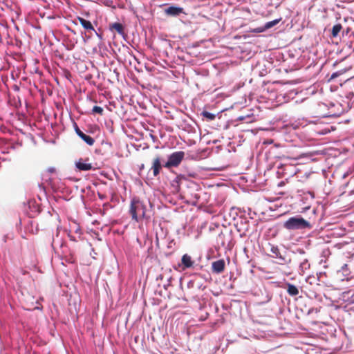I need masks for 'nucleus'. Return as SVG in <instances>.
<instances>
[{"label": "nucleus", "instance_id": "1", "mask_svg": "<svg viewBox=\"0 0 354 354\" xmlns=\"http://www.w3.org/2000/svg\"><path fill=\"white\" fill-rule=\"evenodd\" d=\"M250 10L245 8V46L246 43L250 44V41H245L247 39L250 37H257L259 33L263 32L262 31V17L257 16V17L251 19L249 17L250 15ZM251 45V44H249Z\"/></svg>", "mask_w": 354, "mask_h": 354}, {"label": "nucleus", "instance_id": "2", "mask_svg": "<svg viewBox=\"0 0 354 354\" xmlns=\"http://www.w3.org/2000/svg\"><path fill=\"white\" fill-rule=\"evenodd\" d=\"M285 229L289 231L311 230L313 225L301 215H296L288 218L283 224Z\"/></svg>", "mask_w": 354, "mask_h": 354}, {"label": "nucleus", "instance_id": "3", "mask_svg": "<svg viewBox=\"0 0 354 354\" xmlns=\"http://www.w3.org/2000/svg\"><path fill=\"white\" fill-rule=\"evenodd\" d=\"M257 53V46L254 45H248V46H245V62L246 63V66H250L252 72V75L254 77H259V75L261 73V69L262 68V64L259 62H257L255 64H254V61L252 59L254 55Z\"/></svg>", "mask_w": 354, "mask_h": 354}, {"label": "nucleus", "instance_id": "4", "mask_svg": "<svg viewBox=\"0 0 354 354\" xmlns=\"http://www.w3.org/2000/svg\"><path fill=\"white\" fill-rule=\"evenodd\" d=\"M147 205L143 201L136 198L132 199L129 212L133 220L138 222L142 218H145L147 216Z\"/></svg>", "mask_w": 354, "mask_h": 354}, {"label": "nucleus", "instance_id": "5", "mask_svg": "<svg viewBox=\"0 0 354 354\" xmlns=\"http://www.w3.org/2000/svg\"><path fill=\"white\" fill-rule=\"evenodd\" d=\"M245 105V108H246ZM263 118V111L259 106L245 109V124L252 123Z\"/></svg>", "mask_w": 354, "mask_h": 354}, {"label": "nucleus", "instance_id": "6", "mask_svg": "<svg viewBox=\"0 0 354 354\" xmlns=\"http://www.w3.org/2000/svg\"><path fill=\"white\" fill-rule=\"evenodd\" d=\"M185 152L182 151H176L172 153L169 157L168 160L163 165L166 168H170L172 167H178L182 160L184 159Z\"/></svg>", "mask_w": 354, "mask_h": 354}, {"label": "nucleus", "instance_id": "7", "mask_svg": "<svg viewBox=\"0 0 354 354\" xmlns=\"http://www.w3.org/2000/svg\"><path fill=\"white\" fill-rule=\"evenodd\" d=\"M232 236L227 231L221 232L216 237V241L218 248H227L230 246Z\"/></svg>", "mask_w": 354, "mask_h": 354}, {"label": "nucleus", "instance_id": "8", "mask_svg": "<svg viewBox=\"0 0 354 354\" xmlns=\"http://www.w3.org/2000/svg\"><path fill=\"white\" fill-rule=\"evenodd\" d=\"M255 297V300L254 302L257 305H263L268 303L271 299V296L269 295L267 291H265V293H263L261 290L259 288H255L253 291L251 292Z\"/></svg>", "mask_w": 354, "mask_h": 354}, {"label": "nucleus", "instance_id": "9", "mask_svg": "<svg viewBox=\"0 0 354 354\" xmlns=\"http://www.w3.org/2000/svg\"><path fill=\"white\" fill-rule=\"evenodd\" d=\"M270 251L273 254L272 257H275L279 259V264L283 265L290 262V259H288L286 257L281 254L279 249L277 246H272Z\"/></svg>", "mask_w": 354, "mask_h": 354}, {"label": "nucleus", "instance_id": "10", "mask_svg": "<svg viewBox=\"0 0 354 354\" xmlns=\"http://www.w3.org/2000/svg\"><path fill=\"white\" fill-rule=\"evenodd\" d=\"M162 166L163 165L161 164V158L160 156H158L153 159L151 169L153 171V175L154 177H156L160 174Z\"/></svg>", "mask_w": 354, "mask_h": 354}, {"label": "nucleus", "instance_id": "11", "mask_svg": "<svg viewBox=\"0 0 354 354\" xmlns=\"http://www.w3.org/2000/svg\"><path fill=\"white\" fill-rule=\"evenodd\" d=\"M75 132L77 134V136L83 140L88 145L93 146L95 143V140L90 136L85 134L83 133L77 127V125L75 124Z\"/></svg>", "mask_w": 354, "mask_h": 354}, {"label": "nucleus", "instance_id": "12", "mask_svg": "<svg viewBox=\"0 0 354 354\" xmlns=\"http://www.w3.org/2000/svg\"><path fill=\"white\" fill-rule=\"evenodd\" d=\"M225 267V261L219 259L212 262V272L216 274L221 273L224 271Z\"/></svg>", "mask_w": 354, "mask_h": 354}, {"label": "nucleus", "instance_id": "13", "mask_svg": "<svg viewBox=\"0 0 354 354\" xmlns=\"http://www.w3.org/2000/svg\"><path fill=\"white\" fill-rule=\"evenodd\" d=\"M87 160H88V158L85 160H84L82 158L79 159L75 162V167L80 171L91 170L93 169V166L91 163L86 162Z\"/></svg>", "mask_w": 354, "mask_h": 354}, {"label": "nucleus", "instance_id": "14", "mask_svg": "<svg viewBox=\"0 0 354 354\" xmlns=\"http://www.w3.org/2000/svg\"><path fill=\"white\" fill-rule=\"evenodd\" d=\"M352 68V66L351 65H349V66H346L344 67H343L342 68H340L339 70L333 73L330 77V78L328 79V82H331L333 80H334L335 79L343 75L344 74H345L348 71H349L350 69H351Z\"/></svg>", "mask_w": 354, "mask_h": 354}, {"label": "nucleus", "instance_id": "15", "mask_svg": "<svg viewBox=\"0 0 354 354\" xmlns=\"http://www.w3.org/2000/svg\"><path fill=\"white\" fill-rule=\"evenodd\" d=\"M342 299L343 301L346 302L347 305L354 304V291L350 290L342 292Z\"/></svg>", "mask_w": 354, "mask_h": 354}, {"label": "nucleus", "instance_id": "16", "mask_svg": "<svg viewBox=\"0 0 354 354\" xmlns=\"http://www.w3.org/2000/svg\"><path fill=\"white\" fill-rule=\"evenodd\" d=\"M77 20L85 30H86L88 32L93 31L96 33V31L91 21L80 17H77Z\"/></svg>", "mask_w": 354, "mask_h": 354}, {"label": "nucleus", "instance_id": "17", "mask_svg": "<svg viewBox=\"0 0 354 354\" xmlns=\"http://www.w3.org/2000/svg\"><path fill=\"white\" fill-rule=\"evenodd\" d=\"M281 20V18L275 19L274 20L263 22L262 21V31L263 32L266 31L267 30H269L276 26L277 24L279 23V21Z\"/></svg>", "mask_w": 354, "mask_h": 354}, {"label": "nucleus", "instance_id": "18", "mask_svg": "<svg viewBox=\"0 0 354 354\" xmlns=\"http://www.w3.org/2000/svg\"><path fill=\"white\" fill-rule=\"evenodd\" d=\"M165 12L167 15L178 16L183 12V8L175 6H170L165 10Z\"/></svg>", "mask_w": 354, "mask_h": 354}, {"label": "nucleus", "instance_id": "19", "mask_svg": "<svg viewBox=\"0 0 354 354\" xmlns=\"http://www.w3.org/2000/svg\"><path fill=\"white\" fill-rule=\"evenodd\" d=\"M183 180H185V177L183 175H178L171 181V186H172V187H174V189L176 192H179L180 183Z\"/></svg>", "mask_w": 354, "mask_h": 354}, {"label": "nucleus", "instance_id": "20", "mask_svg": "<svg viewBox=\"0 0 354 354\" xmlns=\"http://www.w3.org/2000/svg\"><path fill=\"white\" fill-rule=\"evenodd\" d=\"M181 261L184 266L183 270L192 267L194 264L192 257L187 254H185L182 257Z\"/></svg>", "mask_w": 354, "mask_h": 354}, {"label": "nucleus", "instance_id": "21", "mask_svg": "<svg viewBox=\"0 0 354 354\" xmlns=\"http://www.w3.org/2000/svg\"><path fill=\"white\" fill-rule=\"evenodd\" d=\"M286 286V290L289 295L295 297L299 294V289L297 286L290 283H287Z\"/></svg>", "mask_w": 354, "mask_h": 354}, {"label": "nucleus", "instance_id": "22", "mask_svg": "<svg viewBox=\"0 0 354 354\" xmlns=\"http://www.w3.org/2000/svg\"><path fill=\"white\" fill-rule=\"evenodd\" d=\"M342 30V26L340 24H335L331 29V37L336 38Z\"/></svg>", "mask_w": 354, "mask_h": 354}, {"label": "nucleus", "instance_id": "23", "mask_svg": "<svg viewBox=\"0 0 354 354\" xmlns=\"http://www.w3.org/2000/svg\"><path fill=\"white\" fill-rule=\"evenodd\" d=\"M111 30H115L118 34H124V26L120 23H113L110 26Z\"/></svg>", "mask_w": 354, "mask_h": 354}, {"label": "nucleus", "instance_id": "24", "mask_svg": "<svg viewBox=\"0 0 354 354\" xmlns=\"http://www.w3.org/2000/svg\"><path fill=\"white\" fill-rule=\"evenodd\" d=\"M63 255L66 262L70 263H73L75 262L74 254L72 253L71 252H69V254H68L66 251H63Z\"/></svg>", "mask_w": 354, "mask_h": 354}, {"label": "nucleus", "instance_id": "25", "mask_svg": "<svg viewBox=\"0 0 354 354\" xmlns=\"http://www.w3.org/2000/svg\"><path fill=\"white\" fill-rule=\"evenodd\" d=\"M245 183H253L256 180V178L254 176H249L248 173H245Z\"/></svg>", "mask_w": 354, "mask_h": 354}, {"label": "nucleus", "instance_id": "26", "mask_svg": "<svg viewBox=\"0 0 354 354\" xmlns=\"http://www.w3.org/2000/svg\"><path fill=\"white\" fill-rule=\"evenodd\" d=\"M92 113H97V114H99L100 115H102L103 113H104V110L100 106H93V108L92 109Z\"/></svg>", "mask_w": 354, "mask_h": 354}, {"label": "nucleus", "instance_id": "27", "mask_svg": "<svg viewBox=\"0 0 354 354\" xmlns=\"http://www.w3.org/2000/svg\"><path fill=\"white\" fill-rule=\"evenodd\" d=\"M202 114H203V115L205 118H207V119H209L210 120H213L215 118V115L214 114H213V113H212L210 112L206 111H203L202 113Z\"/></svg>", "mask_w": 354, "mask_h": 354}, {"label": "nucleus", "instance_id": "28", "mask_svg": "<svg viewBox=\"0 0 354 354\" xmlns=\"http://www.w3.org/2000/svg\"><path fill=\"white\" fill-rule=\"evenodd\" d=\"M341 271L342 272L343 275L348 276L349 274V271H348V265L347 264H344L342 266Z\"/></svg>", "mask_w": 354, "mask_h": 354}, {"label": "nucleus", "instance_id": "29", "mask_svg": "<svg viewBox=\"0 0 354 354\" xmlns=\"http://www.w3.org/2000/svg\"><path fill=\"white\" fill-rule=\"evenodd\" d=\"M342 36L344 37V36H347L349 33H350V31H351V28H347L346 29H343L342 28Z\"/></svg>", "mask_w": 354, "mask_h": 354}, {"label": "nucleus", "instance_id": "30", "mask_svg": "<svg viewBox=\"0 0 354 354\" xmlns=\"http://www.w3.org/2000/svg\"><path fill=\"white\" fill-rule=\"evenodd\" d=\"M345 308H347L348 311H353L354 312V303L353 304H351L349 305H346L345 306Z\"/></svg>", "mask_w": 354, "mask_h": 354}, {"label": "nucleus", "instance_id": "31", "mask_svg": "<svg viewBox=\"0 0 354 354\" xmlns=\"http://www.w3.org/2000/svg\"><path fill=\"white\" fill-rule=\"evenodd\" d=\"M263 66H264L262 65V68L261 69V73L259 75V77H263L264 75H266L267 74V71H266V69L263 68Z\"/></svg>", "mask_w": 354, "mask_h": 354}, {"label": "nucleus", "instance_id": "32", "mask_svg": "<svg viewBox=\"0 0 354 354\" xmlns=\"http://www.w3.org/2000/svg\"><path fill=\"white\" fill-rule=\"evenodd\" d=\"M329 132H330V131L328 129H324L322 131H319L318 133L320 134V135H325V134H327Z\"/></svg>", "mask_w": 354, "mask_h": 354}, {"label": "nucleus", "instance_id": "33", "mask_svg": "<svg viewBox=\"0 0 354 354\" xmlns=\"http://www.w3.org/2000/svg\"><path fill=\"white\" fill-rule=\"evenodd\" d=\"M314 311H315L316 313L318 311L317 308H310L308 310V314L310 315L311 313H313Z\"/></svg>", "mask_w": 354, "mask_h": 354}, {"label": "nucleus", "instance_id": "34", "mask_svg": "<svg viewBox=\"0 0 354 354\" xmlns=\"http://www.w3.org/2000/svg\"><path fill=\"white\" fill-rule=\"evenodd\" d=\"M244 131H245V132H249V131H250L251 133H254V129H249V128H246V127H245Z\"/></svg>", "mask_w": 354, "mask_h": 354}, {"label": "nucleus", "instance_id": "35", "mask_svg": "<svg viewBox=\"0 0 354 354\" xmlns=\"http://www.w3.org/2000/svg\"><path fill=\"white\" fill-rule=\"evenodd\" d=\"M344 61V59H341L340 61H337H337H335V62L333 63V66L335 67V66H336L337 65H338L339 64H340V63L343 62Z\"/></svg>", "mask_w": 354, "mask_h": 354}, {"label": "nucleus", "instance_id": "36", "mask_svg": "<svg viewBox=\"0 0 354 354\" xmlns=\"http://www.w3.org/2000/svg\"><path fill=\"white\" fill-rule=\"evenodd\" d=\"M48 171L50 173H54L55 171V169L53 167H50L48 169Z\"/></svg>", "mask_w": 354, "mask_h": 354}, {"label": "nucleus", "instance_id": "37", "mask_svg": "<svg viewBox=\"0 0 354 354\" xmlns=\"http://www.w3.org/2000/svg\"><path fill=\"white\" fill-rule=\"evenodd\" d=\"M68 236L71 241H75V239L73 236L69 235Z\"/></svg>", "mask_w": 354, "mask_h": 354}, {"label": "nucleus", "instance_id": "38", "mask_svg": "<svg viewBox=\"0 0 354 354\" xmlns=\"http://www.w3.org/2000/svg\"><path fill=\"white\" fill-rule=\"evenodd\" d=\"M310 209V207H309V206L306 207L304 208V210H302L301 212H304V210H307V209Z\"/></svg>", "mask_w": 354, "mask_h": 354}, {"label": "nucleus", "instance_id": "39", "mask_svg": "<svg viewBox=\"0 0 354 354\" xmlns=\"http://www.w3.org/2000/svg\"><path fill=\"white\" fill-rule=\"evenodd\" d=\"M305 265H306V261H304L303 263H301L300 264V266H301V267H304Z\"/></svg>", "mask_w": 354, "mask_h": 354}, {"label": "nucleus", "instance_id": "40", "mask_svg": "<svg viewBox=\"0 0 354 354\" xmlns=\"http://www.w3.org/2000/svg\"><path fill=\"white\" fill-rule=\"evenodd\" d=\"M313 293L314 294V297H315V298H317V295L315 292H313Z\"/></svg>", "mask_w": 354, "mask_h": 354}, {"label": "nucleus", "instance_id": "41", "mask_svg": "<svg viewBox=\"0 0 354 354\" xmlns=\"http://www.w3.org/2000/svg\"><path fill=\"white\" fill-rule=\"evenodd\" d=\"M253 80V78H251L250 80H249V83H251Z\"/></svg>", "mask_w": 354, "mask_h": 354}, {"label": "nucleus", "instance_id": "42", "mask_svg": "<svg viewBox=\"0 0 354 354\" xmlns=\"http://www.w3.org/2000/svg\"><path fill=\"white\" fill-rule=\"evenodd\" d=\"M313 214H315V212H316L315 209H313Z\"/></svg>", "mask_w": 354, "mask_h": 354}, {"label": "nucleus", "instance_id": "43", "mask_svg": "<svg viewBox=\"0 0 354 354\" xmlns=\"http://www.w3.org/2000/svg\"><path fill=\"white\" fill-rule=\"evenodd\" d=\"M244 101H245V103L247 102V100H246V98H245V99H244Z\"/></svg>", "mask_w": 354, "mask_h": 354}, {"label": "nucleus", "instance_id": "44", "mask_svg": "<svg viewBox=\"0 0 354 354\" xmlns=\"http://www.w3.org/2000/svg\"><path fill=\"white\" fill-rule=\"evenodd\" d=\"M246 252H247L246 248H245V250H244L245 254H246Z\"/></svg>", "mask_w": 354, "mask_h": 354}]
</instances>
